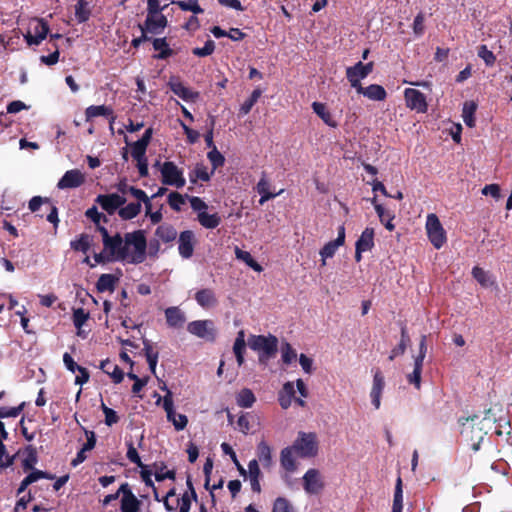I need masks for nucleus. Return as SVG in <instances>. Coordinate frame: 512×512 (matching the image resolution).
<instances>
[{
	"mask_svg": "<svg viewBox=\"0 0 512 512\" xmlns=\"http://www.w3.org/2000/svg\"><path fill=\"white\" fill-rule=\"evenodd\" d=\"M103 250L95 253L96 264L121 261L128 264H140L146 259L147 239L144 230L109 234L105 227H99Z\"/></svg>",
	"mask_w": 512,
	"mask_h": 512,
	"instance_id": "obj_1",
	"label": "nucleus"
},
{
	"mask_svg": "<svg viewBox=\"0 0 512 512\" xmlns=\"http://www.w3.org/2000/svg\"><path fill=\"white\" fill-rule=\"evenodd\" d=\"M248 346L258 354L260 364L266 365L276 356L278 350V339L272 334L268 335H250Z\"/></svg>",
	"mask_w": 512,
	"mask_h": 512,
	"instance_id": "obj_2",
	"label": "nucleus"
},
{
	"mask_svg": "<svg viewBox=\"0 0 512 512\" xmlns=\"http://www.w3.org/2000/svg\"><path fill=\"white\" fill-rule=\"evenodd\" d=\"M427 353L426 336L422 335L419 343V351L413 356V366L411 371H407L405 376L409 384L420 390L422 383L423 362Z\"/></svg>",
	"mask_w": 512,
	"mask_h": 512,
	"instance_id": "obj_3",
	"label": "nucleus"
},
{
	"mask_svg": "<svg viewBox=\"0 0 512 512\" xmlns=\"http://www.w3.org/2000/svg\"><path fill=\"white\" fill-rule=\"evenodd\" d=\"M300 458H313L318 454V440L315 433L299 432L292 444Z\"/></svg>",
	"mask_w": 512,
	"mask_h": 512,
	"instance_id": "obj_4",
	"label": "nucleus"
},
{
	"mask_svg": "<svg viewBox=\"0 0 512 512\" xmlns=\"http://www.w3.org/2000/svg\"><path fill=\"white\" fill-rule=\"evenodd\" d=\"M164 389L166 390V395L163 398H159L157 400V404L161 403L164 411L166 412L167 420L172 423L175 430L182 431L188 424V418L184 414L176 412L172 392L166 388Z\"/></svg>",
	"mask_w": 512,
	"mask_h": 512,
	"instance_id": "obj_5",
	"label": "nucleus"
},
{
	"mask_svg": "<svg viewBox=\"0 0 512 512\" xmlns=\"http://www.w3.org/2000/svg\"><path fill=\"white\" fill-rule=\"evenodd\" d=\"M425 229L429 241L435 249H440L447 241L446 232L438 218L434 213H430L426 217Z\"/></svg>",
	"mask_w": 512,
	"mask_h": 512,
	"instance_id": "obj_6",
	"label": "nucleus"
},
{
	"mask_svg": "<svg viewBox=\"0 0 512 512\" xmlns=\"http://www.w3.org/2000/svg\"><path fill=\"white\" fill-rule=\"evenodd\" d=\"M48 32L49 25L44 19L32 18L23 36L29 46H38L47 37Z\"/></svg>",
	"mask_w": 512,
	"mask_h": 512,
	"instance_id": "obj_7",
	"label": "nucleus"
},
{
	"mask_svg": "<svg viewBox=\"0 0 512 512\" xmlns=\"http://www.w3.org/2000/svg\"><path fill=\"white\" fill-rule=\"evenodd\" d=\"M162 176V183L165 185L174 186L176 188H182L186 184L183 171L178 166L171 162L166 161L160 167Z\"/></svg>",
	"mask_w": 512,
	"mask_h": 512,
	"instance_id": "obj_8",
	"label": "nucleus"
},
{
	"mask_svg": "<svg viewBox=\"0 0 512 512\" xmlns=\"http://www.w3.org/2000/svg\"><path fill=\"white\" fill-rule=\"evenodd\" d=\"M459 422L462 426L461 434L473 442L472 446L474 450H478L479 443L484 436L482 428L479 427L481 423L479 418L477 416L465 419L461 418Z\"/></svg>",
	"mask_w": 512,
	"mask_h": 512,
	"instance_id": "obj_9",
	"label": "nucleus"
},
{
	"mask_svg": "<svg viewBox=\"0 0 512 512\" xmlns=\"http://www.w3.org/2000/svg\"><path fill=\"white\" fill-rule=\"evenodd\" d=\"M187 331L208 342H213L217 334L215 324L212 320L192 321L187 325Z\"/></svg>",
	"mask_w": 512,
	"mask_h": 512,
	"instance_id": "obj_10",
	"label": "nucleus"
},
{
	"mask_svg": "<svg viewBox=\"0 0 512 512\" xmlns=\"http://www.w3.org/2000/svg\"><path fill=\"white\" fill-rule=\"evenodd\" d=\"M373 70V62L363 64L361 61L357 62L354 66L346 69V77L354 89L358 91L363 86L361 81L365 79Z\"/></svg>",
	"mask_w": 512,
	"mask_h": 512,
	"instance_id": "obj_11",
	"label": "nucleus"
},
{
	"mask_svg": "<svg viewBox=\"0 0 512 512\" xmlns=\"http://www.w3.org/2000/svg\"><path fill=\"white\" fill-rule=\"evenodd\" d=\"M303 488L307 494L316 495L324 489V480L317 469H309L304 474Z\"/></svg>",
	"mask_w": 512,
	"mask_h": 512,
	"instance_id": "obj_12",
	"label": "nucleus"
},
{
	"mask_svg": "<svg viewBox=\"0 0 512 512\" xmlns=\"http://www.w3.org/2000/svg\"><path fill=\"white\" fill-rule=\"evenodd\" d=\"M167 18L162 12L147 13L146 20L143 25H139L142 32L147 31L151 34H161L167 26Z\"/></svg>",
	"mask_w": 512,
	"mask_h": 512,
	"instance_id": "obj_13",
	"label": "nucleus"
},
{
	"mask_svg": "<svg viewBox=\"0 0 512 512\" xmlns=\"http://www.w3.org/2000/svg\"><path fill=\"white\" fill-rule=\"evenodd\" d=\"M404 98L406 106L409 109L415 110L418 113H425L427 111L428 105L426 102V97L419 90L414 88L405 89Z\"/></svg>",
	"mask_w": 512,
	"mask_h": 512,
	"instance_id": "obj_14",
	"label": "nucleus"
},
{
	"mask_svg": "<svg viewBox=\"0 0 512 512\" xmlns=\"http://www.w3.org/2000/svg\"><path fill=\"white\" fill-rule=\"evenodd\" d=\"M127 199L116 193L108 195H98L95 202L99 204L103 210L112 215L126 203Z\"/></svg>",
	"mask_w": 512,
	"mask_h": 512,
	"instance_id": "obj_15",
	"label": "nucleus"
},
{
	"mask_svg": "<svg viewBox=\"0 0 512 512\" xmlns=\"http://www.w3.org/2000/svg\"><path fill=\"white\" fill-rule=\"evenodd\" d=\"M195 242V235L192 231L187 230L180 233L178 238V251L182 258L189 259L192 257Z\"/></svg>",
	"mask_w": 512,
	"mask_h": 512,
	"instance_id": "obj_16",
	"label": "nucleus"
},
{
	"mask_svg": "<svg viewBox=\"0 0 512 512\" xmlns=\"http://www.w3.org/2000/svg\"><path fill=\"white\" fill-rule=\"evenodd\" d=\"M119 492L122 494L121 512H139L140 502L129 489L127 483L120 486Z\"/></svg>",
	"mask_w": 512,
	"mask_h": 512,
	"instance_id": "obj_17",
	"label": "nucleus"
},
{
	"mask_svg": "<svg viewBox=\"0 0 512 512\" xmlns=\"http://www.w3.org/2000/svg\"><path fill=\"white\" fill-rule=\"evenodd\" d=\"M168 86L170 87L171 91L187 102H194L198 99L199 93L192 91L188 87H186L178 78L171 77Z\"/></svg>",
	"mask_w": 512,
	"mask_h": 512,
	"instance_id": "obj_18",
	"label": "nucleus"
},
{
	"mask_svg": "<svg viewBox=\"0 0 512 512\" xmlns=\"http://www.w3.org/2000/svg\"><path fill=\"white\" fill-rule=\"evenodd\" d=\"M385 387L384 376L380 370H376L373 376V383L370 391L371 403L375 409L381 406V396Z\"/></svg>",
	"mask_w": 512,
	"mask_h": 512,
	"instance_id": "obj_19",
	"label": "nucleus"
},
{
	"mask_svg": "<svg viewBox=\"0 0 512 512\" xmlns=\"http://www.w3.org/2000/svg\"><path fill=\"white\" fill-rule=\"evenodd\" d=\"M84 175L77 169L67 171L59 180L57 187L59 189L76 188L83 184Z\"/></svg>",
	"mask_w": 512,
	"mask_h": 512,
	"instance_id": "obj_20",
	"label": "nucleus"
},
{
	"mask_svg": "<svg viewBox=\"0 0 512 512\" xmlns=\"http://www.w3.org/2000/svg\"><path fill=\"white\" fill-rule=\"evenodd\" d=\"M262 473L258 464V460L252 459L248 463V468L246 469V476L244 478L248 479L251 485V489L256 492H261V479Z\"/></svg>",
	"mask_w": 512,
	"mask_h": 512,
	"instance_id": "obj_21",
	"label": "nucleus"
},
{
	"mask_svg": "<svg viewBox=\"0 0 512 512\" xmlns=\"http://www.w3.org/2000/svg\"><path fill=\"white\" fill-rule=\"evenodd\" d=\"M296 453L292 446L285 447L280 453V464L281 467L289 473H293L297 470Z\"/></svg>",
	"mask_w": 512,
	"mask_h": 512,
	"instance_id": "obj_22",
	"label": "nucleus"
},
{
	"mask_svg": "<svg viewBox=\"0 0 512 512\" xmlns=\"http://www.w3.org/2000/svg\"><path fill=\"white\" fill-rule=\"evenodd\" d=\"M256 455L258 464L261 463L264 468L269 469L273 465L272 448L265 440L257 444Z\"/></svg>",
	"mask_w": 512,
	"mask_h": 512,
	"instance_id": "obj_23",
	"label": "nucleus"
},
{
	"mask_svg": "<svg viewBox=\"0 0 512 512\" xmlns=\"http://www.w3.org/2000/svg\"><path fill=\"white\" fill-rule=\"evenodd\" d=\"M295 392L296 390L294 382L288 381L283 384V387L278 394V401L283 409H288L292 405Z\"/></svg>",
	"mask_w": 512,
	"mask_h": 512,
	"instance_id": "obj_24",
	"label": "nucleus"
},
{
	"mask_svg": "<svg viewBox=\"0 0 512 512\" xmlns=\"http://www.w3.org/2000/svg\"><path fill=\"white\" fill-rule=\"evenodd\" d=\"M85 116L87 121L98 116L110 117V129L113 131L115 117L113 116V111L110 107L106 105H91L86 109Z\"/></svg>",
	"mask_w": 512,
	"mask_h": 512,
	"instance_id": "obj_25",
	"label": "nucleus"
},
{
	"mask_svg": "<svg viewBox=\"0 0 512 512\" xmlns=\"http://www.w3.org/2000/svg\"><path fill=\"white\" fill-rule=\"evenodd\" d=\"M357 93L362 94L364 97L372 101H383L387 97L384 87L378 84H371L367 87H362L357 91Z\"/></svg>",
	"mask_w": 512,
	"mask_h": 512,
	"instance_id": "obj_26",
	"label": "nucleus"
},
{
	"mask_svg": "<svg viewBox=\"0 0 512 512\" xmlns=\"http://www.w3.org/2000/svg\"><path fill=\"white\" fill-rule=\"evenodd\" d=\"M195 300L204 309H210L217 305V297L213 290L202 289L196 292Z\"/></svg>",
	"mask_w": 512,
	"mask_h": 512,
	"instance_id": "obj_27",
	"label": "nucleus"
},
{
	"mask_svg": "<svg viewBox=\"0 0 512 512\" xmlns=\"http://www.w3.org/2000/svg\"><path fill=\"white\" fill-rule=\"evenodd\" d=\"M177 230L168 223H163L155 230V236L159 241L164 243L173 242L177 238Z\"/></svg>",
	"mask_w": 512,
	"mask_h": 512,
	"instance_id": "obj_28",
	"label": "nucleus"
},
{
	"mask_svg": "<svg viewBox=\"0 0 512 512\" xmlns=\"http://www.w3.org/2000/svg\"><path fill=\"white\" fill-rule=\"evenodd\" d=\"M167 324L170 327H181L186 321L185 314L178 307H169L165 310Z\"/></svg>",
	"mask_w": 512,
	"mask_h": 512,
	"instance_id": "obj_29",
	"label": "nucleus"
},
{
	"mask_svg": "<svg viewBox=\"0 0 512 512\" xmlns=\"http://www.w3.org/2000/svg\"><path fill=\"white\" fill-rule=\"evenodd\" d=\"M269 186V181L267 180L265 175H263L256 186L257 192L261 195V198L259 199L260 205H263L268 200L275 198L276 196L280 195L283 192V190H280L277 193H271L269 191Z\"/></svg>",
	"mask_w": 512,
	"mask_h": 512,
	"instance_id": "obj_30",
	"label": "nucleus"
},
{
	"mask_svg": "<svg viewBox=\"0 0 512 512\" xmlns=\"http://www.w3.org/2000/svg\"><path fill=\"white\" fill-rule=\"evenodd\" d=\"M312 109H313L314 113L317 114V116H319L326 125L333 127V128H335L337 126V122L335 121L332 114L327 109V107L324 103L313 102Z\"/></svg>",
	"mask_w": 512,
	"mask_h": 512,
	"instance_id": "obj_31",
	"label": "nucleus"
},
{
	"mask_svg": "<svg viewBox=\"0 0 512 512\" xmlns=\"http://www.w3.org/2000/svg\"><path fill=\"white\" fill-rule=\"evenodd\" d=\"M214 171L209 170L203 163H197L194 169L190 172L189 177L192 183H196L198 180L209 181Z\"/></svg>",
	"mask_w": 512,
	"mask_h": 512,
	"instance_id": "obj_32",
	"label": "nucleus"
},
{
	"mask_svg": "<svg viewBox=\"0 0 512 512\" xmlns=\"http://www.w3.org/2000/svg\"><path fill=\"white\" fill-rule=\"evenodd\" d=\"M472 275L476 281L484 288H490L495 285L494 277L489 272L478 266L472 269Z\"/></svg>",
	"mask_w": 512,
	"mask_h": 512,
	"instance_id": "obj_33",
	"label": "nucleus"
},
{
	"mask_svg": "<svg viewBox=\"0 0 512 512\" xmlns=\"http://www.w3.org/2000/svg\"><path fill=\"white\" fill-rule=\"evenodd\" d=\"M356 247L370 251L374 247V229L373 228H365V230L361 233L359 239L356 241Z\"/></svg>",
	"mask_w": 512,
	"mask_h": 512,
	"instance_id": "obj_34",
	"label": "nucleus"
},
{
	"mask_svg": "<svg viewBox=\"0 0 512 512\" xmlns=\"http://www.w3.org/2000/svg\"><path fill=\"white\" fill-rule=\"evenodd\" d=\"M142 205L140 203H129L121 206L118 215L122 220H131L139 215Z\"/></svg>",
	"mask_w": 512,
	"mask_h": 512,
	"instance_id": "obj_35",
	"label": "nucleus"
},
{
	"mask_svg": "<svg viewBox=\"0 0 512 512\" xmlns=\"http://www.w3.org/2000/svg\"><path fill=\"white\" fill-rule=\"evenodd\" d=\"M153 48L158 51L154 57L157 59H166L173 54V50L169 47L166 38H155L153 40Z\"/></svg>",
	"mask_w": 512,
	"mask_h": 512,
	"instance_id": "obj_36",
	"label": "nucleus"
},
{
	"mask_svg": "<svg viewBox=\"0 0 512 512\" xmlns=\"http://www.w3.org/2000/svg\"><path fill=\"white\" fill-rule=\"evenodd\" d=\"M93 239L88 234H81L78 238L70 242V246L73 250L87 253L92 245Z\"/></svg>",
	"mask_w": 512,
	"mask_h": 512,
	"instance_id": "obj_37",
	"label": "nucleus"
},
{
	"mask_svg": "<svg viewBox=\"0 0 512 512\" xmlns=\"http://www.w3.org/2000/svg\"><path fill=\"white\" fill-rule=\"evenodd\" d=\"M234 252L238 260L243 261L254 271L261 272L263 270L262 266L253 259L252 255L248 251H243L239 247H235Z\"/></svg>",
	"mask_w": 512,
	"mask_h": 512,
	"instance_id": "obj_38",
	"label": "nucleus"
},
{
	"mask_svg": "<svg viewBox=\"0 0 512 512\" xmlns=\"http://www.w3.org/2000/svg\"><path fill=\"white\" fill-rule=\"evenodd\" d=\"M101 369L109 374L115 383H120L123 380L124 374L122 370L109 360L102 361Z\"/></svg>",
	"mask_w": 512,
	"mask_h": 512,
	"instance_id": "obj_39",
	"label": "nucleus"
},
{
	"mask_svg": "<svg viewBox=\"0 0 512 512\" xmlns=\"http://www.w3.org/2000/svg\"><path fill=\"white\" fill-rule=\"evenodd\" d=\"M376 213L380 219V222L385 225L386 229L389 231H393L395 226L392 223L395 218V214L384 208L382 205H376Z\"/></svg>",
	"mask_w": 512,
	"mask_h": 512,
	"instance_id": "obj_40",
	"label": "nucleus"
},
{
	"mask_svg": "<svg viewBox=\"0 0 512 512\" xmlns=\"http://www.w3.org/2000/svg\"><path fill=\"white\" fill-rule=\"evenodd\" d=\"M256 398L253 394V392L248 389L244 388L240 390L236 395V402L238 406L242 408H250L255 403Z\"/></svg>",
	"mask_w": 512,
	"mask_h": 512,
	"instance_id": "obj_41",
	"label": "nucleus"
},
{
	"mask_svg": "<svg viewBox=\"0 0 512 512\" xmlns=\"http://www.w3.org/2000/svg\"><path fill=\"white\" fill-rule=\"evenodd\" d=\"M476 109H477V105L473 101H466L463 104L462 118H463L464 123L468 127L472 128L475 125L474 114H475Z\"/></svg>",
	"mask_w": 512,
	"mask_h": 512,
	"instance_id": "obj_42",
	"label": "nucleus"
},
{
	"mask_svg": "<svg viewBox=\"0 0 512 512\" xmlns=\"http://www.w3.org/2000/svg\"><path fill=\"white\" fill-rule=\"evenodd\" d=\"M197 219L199 223L207 229H214L220 224V217L218 214H209L207 211L198 214Z\"/></svg>",
	"mask_w": 512,
	"mask_h": 512,
	"instance_id": "obj_43",
	"label": "nucleus"
},
{
	"mask_svg": "<svg viewBox=\"0 0 512 512\" xmlns=\"http://www.w3.org/2000/svg\"><path fill=\"white\" fill-rule=\"evenodd\" d=\"M117 278L112 274H102L96 284L99 292L113 291Z\"/></svg>",
	"mask_w": 512,
	"mask_h": 512,
	"instance_id": "obj_44",
	"label": "nucleus"
},
{
	"mask_svg": "<svg viewBox=\"0 0 512 512\" xmlns=\"http://www.w3.org/2000/svg\"><path fill=\"white\" fill-rule=\"evenodd\" d=\"M410 343V337L405 328L401 330V339L397 347L393 348L389 356L390 360L405 353L407 346Z\"/></svg>",
	"mask_w": 512,
	"mask_h": 512,
	"instance_id": "obj_45",
	"label": "nucleus"
},
{
	"mask_svg": "<svg viewBox=\"0 0 512 512\" xmlns=\"http://www.w3.org/2000/svg\"><path fill=\"white\" fill-rule=\"evenodd\" d=\"M91 14L89 3L86 0H79L75 6V16L79 23L86 22Z\"/></svg>",
	"mask_w": 512,
	"mask_h": 512,
	"instance_id": "obj_46",
	"label": "nucleus"
},
{
	"mask_svg": "<svg viewBox=\"0 0 512 512\" xmlns=\"http://www.w3.org/2000/svg\"><path fill=\"white\" fill-rule=\"evenodd\" d=\"M403 509V489L400 477L396 480L395 492L393 498L392 512H402Z\"/></svg>",
	"mask_w": 512,
	"mask_h": 512,
	"instance_id": "obj_47",
	"label": "nucleus"
},
{
	"mask_svg": "<svg viewBox=\"0 0 512 512\" xmlns=\"http://www.w3.org/2000/svg\"><path fill=\"white\" fill-rule=\"evenodd\" d=\"M340 246L342 245L338 244V242L335 240L330 241L324 245V247L320 250L323 266L326 265V259L333 257Z\"/></svg>",
	"mask_w": 512,
	"mask_h": 512,
	"instance_id": "obj_48",
	"label": "nucleus"
},
{
	"mask_svg": "<svg viewBox=\"0 0 512 512\" xmlns=\"http://www.w3.org/2000/svg\"><path fill=\"white\" fill-rule=\"evenodd\" d=\"M272 512H295V509L287 498L278 497L273 503Z\"/></svg>",
	"mask_w": 512,
	"mask_h": 512,
	"instance_id": "obj_49",
	"label": "nucleus"
},
{
	"mask_svg": "<svg viewBox=\"0 0 512 512\" xmlns=\"http://www.w3.org/2000/svg\"><path fill=\"white\" fill-rule=\"evenodd\" d=\"M262 95V90L257 88L255 89L249 99H247L240 107V113L246 115L250 112L254 104L258 101L260 96Z\"/></svg>",
	"mask_w": 512,
	"mask_h": 512,
	"instance_id": "obj_50",
	"label": "nucleus"
},
{
	"mask_svg": "<svg viewBox=\"0 0 512 512\" xmlns=\"http://www.w3.org/2000/svg\"><path fill=\"white\" fill-rule=\"evenodd\" d=\"M207 158L212 164L213 171H215L218 167L223 166L225 162L224 156L218 151L217 147H213V149L208 152Z\"/></svg>",
	"mask_w": 512,
	"mask_h": 512,
	"instance_id": "obj_51",
	"label": "nucleus"
},
{
	"mask_svg": "<svg viewBox=\"0 0 512 512\" xmlns=\"http://www.w3.org/2000/svg\"><path fill=\"white\" fill-rule=\"evenodd\" d=\"M281 357L285 364H291L297 357L296 351L289 343H284L281 346Z\"/></svg>",
	"mask_w": 512,
	"mask_h": 512,
	"instance_id": "obj_52",
	"label": "nucleus"
},
{
	"mask_svg": "<svg viewBox=\"0 0 512 512\" xmlns=\"http://www.w3.org/2000/svg\"><path fill=\"white\" fill-rule=\"evenodd\" d=\"M246 351V339L244 330H240L237 333L233 344V353L234 354H244Z\"/></svg>",
	"mask_w": 512,
	"mask_h": 512,
	"instance_id": "obj_53",
	"label": "nucleus"
},
{
	"mask_svg": "<svg viewBox=\"0 0 512 512\" xmlns=\"http://www.w3.org/2000/svg\"><path fill=\"white\" fill-rule=\"evenodd\" d=\"M172 3L178 5L184 11H191L194 14L203 12V9L195 1H173Z\"/></svg>",
	"mask_w": 512,
	"mask_h": 512,
	"instance_id": "obj_54",
	"label": "nucleus"
},
{
	"mask_svg": "<svg viewBox=\"0 0 512 512\" xmlns=\"http://www.w3.org/2000/svg\"><path fill=\"white\" fill-rule=\"evenodd\" d=\"M478 56L485 62L487 66H492L495 63V55L490 51L486 45H481L478 49Z\"/></svg>",
	"mask_w": 512,
	"mask_h": 512,
	"instance_id": "obj_55",
	"label": "nucleus"
},
{
	"mask_svg": "<svg viewBox=\"0 0 512 512\" xmlns=\"http://www.w3.org/2000/svg\"><path fill=\"white\" fill-rule=\"evenodd\" d=\"M88 318L89 313H87L83 308H78L73 311V323L78 329L84 325Z\"/></svg>",
	"mask_w": 512,
	"mask_h": 512,
	"instance_id": "obj_56",
	"label": "nucleus"
},
{
	"mask_svg": "<svg viewBox=\"0 0 512 512\" xmlns=\"http://www.w3.org/2000/svg\"><path fill=\"white\" fill-rule=\"evenodd\" d=\"M215 43L212 40L206 41L205 45L201 48L197 47L192 50V53L198 57H205L214 52Z\"/></svg>",
	"mask_w": 512,
	"mask_h": 512,
	"instance_id": "obj_57",
	"label": "nucleus"
},
{
	"mask_svg": "<svg viewBox=\"0 0 512 512\" xmlns=\"http://www.w3.org/2000/svg\"><path fill=\"white\" fill-rule=\"evenodd\" d=\"M168 203L172 209H174L175 211H179L181 207L184 205L185 200L181 194L177 192H171L168 195Z\"/></svg>",
	"mask_w": 512,
	"mask_h": 512,
	"instance_id": "obj_58",
	"label": "nucleus"
},
{
	"mask_svg": "<svg viewBox=\"0 0 512 512\" xmlns=\"http://www.w3.org/2000/svg\"><path fill=\"white\" fill-rule=\"evenodd\" d=\"M101 408L105 415V424L107 426H112L118 422L119 418L113 409L107 407L104 403H102Z\"/></svg>",
	"mask_w": 512,
	"mask_h": 512,
	"instance_id": "obj_59",
	"label": "nucleus"
},
{
	"mask_svg": "<svg viewBox=\"0 0 512 512\" xmlns=\"http://www.w3.org/2000/svg\"><path fill=\"white\" fill-rule=\"evenodd\" d=\"M191 208L198 214L204 213L207 210V204L199 197H191L189 199Z\"/></svg>",
	"mask_w": 512,
	"mask_h": 512,
	"instance_id": "obj_60",
	"label": "nucleus"
},
{
	"mask_svg": "<svg viewBox=\"0 0 512 512\" xmlns=\"http://www.w3.org/2000/svg\"><path fill=\"white\" fill-rule=\"evenodd\" d=\"M482 194L485 196H491L498 200L501 197L500 187L498 184H489L482 189Z\"/></svg>",
	"mask_w": 512,
	"mask_h": 512,
	"instance_id": "obj_61",
	"label": "nucleus"
},
{
	"mask_svg": "<svg viewBox=\"0 0 512 512\" xmlns=\"http://www.w3.org/2000/svg\"><path fill=\"white\" fill-rule=\"evenodd\" d=\"M299 364L305 373L311 374L313 372V359L307 355L300 354Z\"/></svg>",
	"mask_w": 512,
	"mask_h": 512,
	"instance_id": "obj_62",
	"label": "nucleus"
},
{
	"mask_svg": "<svg viewBox=\"0 0 512 512\" xmlns=\"http://www.w3.org/2000/svg\"><path fill=\"white\" fill-rule=\"evenodd\" d=\"M178 511L175 512H189L191 508V500L187 493H184L177 500Z\"/></svg>",
	"mask_w": 512,
	"mask_h": 512,
	"instance_id": "obj_63",
	"label": "nucleus"
},
{
	"mask_svg": "<svg viewBox=\"0 0 512 512\" xmlns=\"http://www.w3.org/2000/svg\"><path fill=\"white\" fill-rule=\"evenodd\" d=\"M146 149H147L146 146H144L143 144H140L139 142L136 141L132 145L131 155L135 160L145 158L146 157V155H145Z\"/></svg>",
	"mask_w": 512,
	"mask_h": 512,
	"instance_id": "obj_64",
	"label": "nucleus"
}]
</instances>
